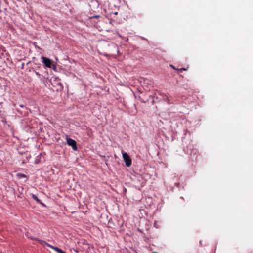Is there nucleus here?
<instances>
[{
	"label": "nucleus",
	"mask_w": 253,
	"mask_h": 253,
	"mask_svg": "<svg viewBox=\"0 0 253 253\" xmlns=\"http://www.w3.org/2000/svg\"><path fill=\"white\" fill-rule=\"evenodd\" d=\"M122 156L126 166L129 167L131 164V160L129 156L126 152L123 153Z\"/></svg>",
	"instance_id": "1"
},
{
	"label": "nucleus",
	"mask_w": 253,
	"mask_h": 253,
	"mask_svg": "<svg viewBox=\"0 0 253 253\" xmlns=\"http://www.w3.org/2000/svg\"><path fill=\"white\" fill-rule=\"evenodd\" d=\"M67 144L72 146L73 150H77V143L75 140L71 139V138H67Z\"/></svg>",
	"instance_id": "2"
},
{
	"label": "nucleus",
	"mask_w": 253,
	"mask_h": 253,
	"mask_svg": "<svg viewBox=\"0 0 253 253\" xmlns=\"http://www.w3.org/2000/svg\"><path fill=\"white\" fill-rule=\"evenodd\" d=\"M42 60L43 63H44V64L45 65V66L46 67H47L48 68H51L52 62L50 59H49L48 58L43 57V56H42Z\"/></svg>",
	"instance_id": "3"
},
{
	"label": "nucleus",
	"mask_w": 253,
	"mask_h": 253,
	"mask_svg": "<svg viewBox=\"0 0 253 253\" xmlns=\"http://www.w3.org/2000/svg\"><path fill=\"white\" fill-rule=\"evenodd\" d=\"M31 239L32 240H38L39 242V243L40 244H41L42 245H46L52 249H54V248L55 247L54 246L48 244V243L46 242L45 241H44L43 240L37 239L36 238H31Z\"/></svg>",
	"instance_id": "4"
},
{
	"label": "nucleus",
	"mask_w": 253,
	"mask_h": 253,
	"mask_svg": "<svg viewBox=\"0 0 253 253\" xmlns=\"http://www.w3.org/2000/svg\"><path fill=\"white\" fill-rule=\"evenodd\" d=\"M31 196H32V198H33L34 200H35L37 203H39V204H42V205H43V204L42 203L41 201V200H40V199L37 197V196H36L35 195H34V194H32L31 195Z\"/></svg>",
	"instance_id": "5"
},
{
	"label": "nucleus",
	"mask_w": 253,
	"mask_h": 253,
	"mask_svg": "<svg viewBox=\"0 0 253 253\" xmlns=\"http://www.w3.org/2000/svg\"><path fill=\"white\" fill-rule=\"evenodd\" d=\"M54 251H55L56 252H57L58 253H66L64 251H63L62 250H61V249L57 247H55L54 248V249H53Z\"/></svg>",
	"instance_id": "6"
},
{
	"label": "nucleus",
	"mask_w": 253,
	"mask_h": 253,
	"mask_svg": "<svg viewBox=\"0 0 253 253\" xmlns=\"http://www.w3.org/2000/svg\"><path fill=\"white\" fill-rule=\"evenodd\" d=\"M177 70L178 71H186L187 70V68H180V69H177Z\"/></svg>",
	"instance_id": "7"
},
{
	"label": "nucleus",
	"mask_w": 253,
	"mask_h": 253,
	"mask_svg": "<svg viewBox=\"0 0 253 253\" xmlns=\"http://www.w3.org/2000/svg\"><path fill=\"white\" fill-rule=\"evenodd\" d=\"M35 74L39 78H40L41 75L39 72H36Z\"/></svg>",
	"instance_id": "8"
},
{
	"label": "nucleus",
	"mask_w": 253,
	"mask_h": 253,
	"mask_svg": "<svg viewBox=\"0 0 253 253\" xmlns=\"http://www.w3.org/2000/svg\"><path fill=\"white\" fill-rule=\"evenodd\" d=\"M19 178L25 177V175L24 174H19Z\"/></svg>",
	"instance_id": "9"
},
{
	"label": "nucleus",
	"mask_w": 253,
	"mask_h": 253,
	"mask_svg": "<svg viewBox=\"0 0 253 253\" xmlns=\"http://www.w3.org/2000/svg\"><path fill=\"white\" fill-rule=\"evenodd\" d=\"M170 67H171L173 69H174V70H177V69H178V68H176L174 66H173L172 65H170Z\"/></svg>",
	"instance_id": "10"
},
{
	"label": "nucleus",
	"mask_w": 253,
	"mask_h": 253,
	"mask_svg": "<svg viewBox=\"0 0 253 253\" xmlns=\"http://www.w3.org/2000/svg\"><path fill=\"white\" fill-rule=\"evenodd\" d=\"M99 15H97V16H94V17L95 18H97V17H99Z\"/></svg>",
	"instance_id": "11"
},
{
	"label": "nucleus",
	"mask_w": 253,
	"mask_h": 253,
	"mask_svg": "<svg viewBox=\"0 0 253 253\" xmlns=\"http://www.w3.org/2000/svg\"><path fill=\"white\" fill-rule=\"evenodd\" d=\"M20 106L21 107H24L23 105H20Z\"/></svg>",
	"instance_id": "12"
}]
</instances>
